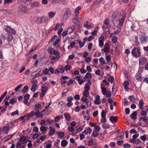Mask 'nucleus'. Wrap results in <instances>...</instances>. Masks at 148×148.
<instances>
[{"label": "nucleus", "mask_w": 148, "mask_h": 148, "mask_svg": "<svg viewBox=\"0 0 148 148\" xmlns=\"http://www.w3.org/2000/svg\"><path fill=\"white\" fill-rule=\"evenodd\" d=\"M119 18L118 17L119 14L114 13H113L112 18L113 21L114 26L116 27L121 28L123 24L125 21L126 17L125 11L122 10L120 12Z\"/></svg>", "instance_id": "obj_1"}, {"label": "nucleus", "mask_w": 148, "mask_h": 148, "mask_svg": "<svg viewBox=\"0 0 148 148\" xmlns=\"http://www.w3.org/2000/svg\"><path fill=\"white\" fill-rule=\"evenodd\" d=\"M132 55L135 57H139L141 56V53L140 47H134L131 51Z\"/></svg>", "instance_id": "obj_2"}, {"label": "nucleus", "mask_w": 148, "mask_h": 148, "mask_svg": "<svg viewBox=\"0 0 148 148\" xmlns=\"http://www.w3.org/2000/svg\"><path fill=\"white\" fill-rule=\"evenodd\" d=\"M34 115H36V118L38 119L42 116V114H40V112L39 111L34 110L30 113L27 114V116L28 117H31Z\"/></svg>", "instance_id": "obj_3"}, {"label": "nucleus", "mask_w": 148, "mask_h": 148, "mask_svg": "<svg viewBox=\"0 0 148 148\" xmlns=\"http://www.w3.org/2000/svg\"><path fill=\"white\" fill-rule=\"evenodd\" d=\"M129 24L130 25V28L132 30H137L139 28V23L137 22L132 23L130 22Z\"/></svg>", "instance_id": "obj_4"}, {"label": "nucleus", "mask_w": 148, "mask_h": 148, "mask_svg": "<svg viewBox=\"0 0 148 148\" xmlns=\"http://www.w3.org/2000/svg\"><path fill=\"white\" fill-rule=\"evenodd\" d=\"M140 40L142 44H145L148 42V37L141 35L140 36Z\"/></svg>", "instance_id": "obj_5"}, {"label": "nucleus", "mask_w": 148, "mask_h": 148, "mask_svg": "<svg viewBox=\"0 0 148 148\" xmlns=\"http://www.w3.org/2000/svg\"><path fill=\"white\" fill-rule=\"evenodd\" d=\"M5 30L8 32L15 34L16 33V31L13 29L11 28L9 26H6L4 27Z\"/></svg>", "instance_id": "obj_6"}, {"label": "nucleus", "mask_w": 148, "mask_h": 148, "mask_svg": "<svg viewBox=\"0 0 148 148\" xmlns=\"http://www.w3.org/2000/svg\"><path fill=\"white\" fill-rule=\"evenodd\" d=\"M71 11L69 10H67L65 12L63 17L64 20H66L68 19L71 16Z\"/></svg>", "instance_id": "obj_7"}, {"label": "nucleus", "mask_w": 148, "mask_h": 148, "mask_svg": "<svg viewBox=\"0 0 148 148\" xmlns=\"http://www.w3.org/2000/svg\"><path fill=\"white\" fill-rule=\"evenodd\" d=\"M26 6V4L25 3H23L21 5H20V11L23 13H25L26 12L27 8Z\"/></svg>", "instance_id": "obj_8"}, {"label": "nucleus", "mask_w": 148, "mask_h": 148, "mask_svg": "<svg viewBox=\"0 0 148 148\" xmlns=\"http://www.w3.org/2000/svg\"><path fill=\"white\" fill-rule=\"evenodd\" d=\"M147 62V59L145 57H141L139 60V64L140 65H143Z\"/></svg>", "instance_id": "obj_9"}, {"label": "nucleus", "mask_w": 148, "mask_h": 148, "mask_svg": "<svg viewBox=\"0 0 148 148\" xmlns=\"http://www.w3.org/2000/svg\"><path fill=\"white\" fill-rule=\"evenodd\" d=\"M104 39L103 36H101L99 38V46L101 47H102L104 45L103 41Z\"/></svg>", "instance_id": "obj_10"}, {"label": "nucleus", "mask_w": 148, "mask_h": 148, "mask_svg": "<svg viewBox=\"0 0 148 148\" xmlns=\"http://www.w3.org/2000/svg\"><path fill=\"white\" fill-rule=\"evenodd\" d=\"M11 128V127L9 126H4L2 128V131L4 133L7 134Z\"/></svg>", "instance_id": "obj_11"}, {"label": "nucleus", "mask_w": 148, "mask_h": 148, "mask_svg": "<svg viewBox=\"0 0 148 148\" xmlns=\"http://www.w3.org/2000/svg\"><path fill=\"white\" fill-rule=\"evenodd\" d=\"M109 47L110 45L108 43H106L103 49L104 51L105 52H106L107 53H108L109 50ZM103 49H101V51H103Z\"/></svg>", "instance_id": "obj_12"}, {"label": "nucleus", "mask_w": 148, "mask_h": 148, "mask_svg": "<svg viewBox=\"0 0 148 148\" xmlns=\"http://www.w3.org/2000/svg\"><path fill=\"white\" fill-rule=\"evenodd\" d=\"M7 35V40L8 42H10L13 38V35L12 34L9 33H8Z\"/></svg>", "instance_id": "obj_13"}, {"label": "nucleus", "mask_w": 148, "mask_h": 148, "mask_svg": "<svg viewBox=\"0 0 148 148\" xmlns=\"http://www.w3.org/2000/svg\"><path fill=\"white\" fill-rule=\"evenodd\" d=\"M117 120L118 118L117 116L113 117V116H112L110 118V121L112 123L114 122H116L117 121Z\"/></svg>", "instance_id": "obj_14"}, {"label": "nucleus", "mask_w": 148, "mask_h": 148, "mask_svg": "<svg viewBox=\"0 0 148 148\" xmlns=\"http://www.w3.org/2000/svg\"><path fill=\"white\" fill-rule=\"evenodd\" d=\"M84 26L87 29L91 28L92 25L88 21H86L85 23Z\"/></svg>", "instance_id": "obj_15"}, {"label": "nucleus", "mask_w": 148, "mask_h": 148, "mask_svg": "<svg viewBox=\"0 0 148 148\" xmlns=\"http://www.w3.org/2000/svg\"><path fill=\"white\" fill-rule=\"evenodd\" d=\"M31 6L32 7H37L39 6V4L37 2L34 1L31 3Z\"/></svg>", "instance_id": "obj_16"}, {"label": "nucleus", "mask_w": 148, "mask_h": 148, "mask_svg": "<svg viewBox=\"0 0 148 148\" xmlns=\"http://www.w3.org/2000/svg\"><path fill=\"white\" fill-rule=\"evenodd\" d=\"M53 122H54L52 120H50V119H49L47 120V125L48 124L49 125V128L48 127V126H47V129H49L52 126L51 125V124Z\"/></svg>", "instance_id": "obj_17"}, {"label": "nucleus", "mask_w": 148, "mask_h": 148, "mask_svg": "<svg viewBox=\"0 0 148 148\" xmlns=\"http://www.w3.org/2000/svg\"><path fill=\"white\" fill-rule=\"evenodd\" d=\"M137 114V112L135 111L130 115V117L132 119L135 120L136 118Z\"/></svg>", "instance_id": "obj_18"}, {"label": "nucleus", "mask_w": 148, "mask_h": 148, "mask_svg": "<svg viewBox=\"0 0 148 148\" xmlns=\"http://www.w3.org/2000/svg\"><path fill=\"white\" fill-rule=\"evenodd\" d=\"M68 144V142L65 140H63L61 142V145L63 147H66Z\"/></svg>", "instance_id": "obj_19"}, {"label": "nucleus", "mask_w": 148, "mask_h": 148, "mask_svg": "<svg viewBox=\"0 0 148 148\" xmlns=\"http://www.w3.org/2000/svg\"><path fill=\"white\" fill-rule=\"evenodd\" d=\"M56 13L53 12H51L48 13V16L49 18L51 19L53 17Z\"/></svg>", "instance_id": "obj_20"}, {"label": "nucleus", "mask_w": 148, "mask_h": 148, "mask_svg": "<svg viewBox=\"0 0 148 148\" xmlns=\"http://www.w3.org/2000/svg\"><path fill=\"white\" fill-rule=\"evenodd\" d=\"M41 105L40 104L38 103L35 105L34 107L35 110L38 111L41 108Z\"/></svg>", "instance_id": "obj_21"}, {"label": "nucleus", "mask_w": 148, "mask_h": 148, "mask_svg": "<svg viewBox=\"0 0 148 148\" xmlns=\"http://www.w3.org/2000/svg\"><path fill=\"white\" fill-rule=\"evenodd\" d=\"M136 78L138 81H141L142 78L141 74L140 73L137 74L136 76Z\"/></svg>", "instance_id": "obj_22"}, {"label": "nucleus", "mask_w": 148, "mask_h": 148, "mask_svg": "<svg viewBox=\"0 0 148 148\" xmlns=\"http://www.w3.org/2000/svg\"><path fill=\"white\" fill-rule=\"evenodd\" d=\"M139 120L140 121H142L145 122L147 121L148 118L147 117H146V116L141 117L139 118Z\"/></svg>", "instance_id": "obj_23"}, {"label": "nucleus", "mask_w": 148, "mask_h": 148, "mask_svg": "<svg viewBox=\"0 0 148 148\" xmlns=\"http://www.w3.org/2000/svg\"><path fill=\"white\" fill-rule=\"evenodd\" d=\"M134 43L136 46H138L139 44L138 41V38L137 36H135L134 37Z\"/></svg>", "instance_id": "obj_24"}, {"label": "nucleus", "mask_w": 148, "mask_h": 148, "mask_svg": "<svg viewBox=\"0 0 148 148\" xmlns=\"http://www.w3.org/2000/svg\"><path fill=\"white\" fill-rule=\"evenodd\" d=\"M55 130L54 128H52L49 130V134L52 136L53 135L55 132Z\"/></svg>", "instance_id": "obj_25"}, {"label": "nucleus", "mask_w": 148, "mask_h": 148, "mask_svg": "<svg viewBox=\"0 0 148 148\" xmlns=\"http://www.w3.org/2000/svg\"><path fill=\"white\" fill-rule=\"evenodd\" d=\"M64 116L66 119L68 121H70L71 119V117L69 114L67 113H65L64 114Z\"/></svg>", "instance_id": "obj_26"}, {"label": "nucleus", "mask_w": 148, "mask_h": 148, "mask_svg": "<svg viewBox=\"0 0 148 148\" xmlns=\"http://www.w3.org/2000/svg\"><path fill=\"white\" fill-rule=\"evenodd\" d=\"M102 126L103 128L104 129L109 128L110 126L109 125L106 123L103 124Z\"/></svg>", "instance_id": "obj_27"}, {"label": "nucleus", "mask_w": 148, "mask_h": 148, "mask_svg": "<svg viewBox=\"0 0 148 148\" xmlns=\"http://www.w3.org/2000/svg\"><path fill=\"white\" fill-rule=\"evenodd\" d=\"M144 105L143 101L142 99H140L139 102V108L142 109L143 108L141 107Z\"/></svg>", "instance_id": "obj_28"}, {"label": "nucleus", "mask_w": 148, "mask_h": 148, "mask_svg": "<svg viewBox=\"0 0 148 148\" xmlns=\"http://www.w3.org/2000/svg\"><path fill=\"white\" fill-rule=\"evenodd\" d=\"M54 50L53 48H49L48 49V52L50 54H53Z\"/></svg>", "instance_id": "obj_29"}, {"label": "nucleus", "mask_w": 148, "mask_h": 148, "mask_svg": "<svg viewBox=\"0 0 148 148\" xmlns=\"http://www.w3.org/2000/svg\"><path fill=\"white\" fill-rule=\"evenodd\" d=\"M29 90V88L27 86H25L22 90V92L23 93L27 92Z\"/></svg>", "instance_id": "obj_30"}, {"label": "nucleus", "mask_w": 148, "mask_h": 148, "mask_svg": "<svg viewBox=\"0 0 148 148\" xmlns=\"http://www.w3.org/2000/svg\"><path fill=\"white\" fill-rule=\"evenodd\" d=\"M58 104L62 108L66 106V104L65 103L62 101L58 103Z\"/></svg>", "instance_id": "obj_31"}, {"label": "nucleus", "mask_w": 148, "mask_h": 148, "mask_svg": "<svg viewBox=\"0 0 148 148\" xmlns=\"http://www.w3.org/2000/svg\"><path fill=\"white\" fill-rule=\"evenodd\" d=\"M22 139L21 138V140L19 141L18 143H17L16 147L17 148L21 146L22 143Z\"/></svg>", "instance_id": "obj_32"}, {"label": "nucleus", "mask_w": 148, "mask_h": 148, "mask_svg": "<svg viewBox=\"0 0 148 148\" xmlns=\"http://www.w3.org/2000/svg\"><path fill=\"white\" fill-rule=\"evenodd\" d=\"M117 38L115 36H113L112 39V41L113 43H115L117 40Z\"/></svg>", "instance_id": "obj_33"}, {"label": "nucleus", "mask_w": 148, "mask_h": 148, "mask_svg": "<svg viewBox=\"0 0 148 148\" xmlns=\"http://www.w3.org/2000/svg\"><path fill=\"white\" fill-rule=\"evenodd\" d=\"M77 41L79 43L80 48H82L84 46L85 44L84 43L81 42V40H77Z\"/></svg>", "instance_id": "obj_34"}, {"label": "nucleus", "mask_w": 148, "mask_h": 148, "mask_svg": "<svg viewBox=\"0 0 148 148\" xmlns=\"http://www.w3.org/2000/svg\"><path fill=\"white\" fill-rule=\"evenodd\" d=\"M37 87V85H33L31 88V90L32 91L34 92L35 91V90L36 89Z\"/></svg>", "instance_id": "obj_35"}, {"label": "nucleus", "mask_w": 148, "mask_h": 148, "mask_svg": "<svg viewBox=\"0 0 148 148\" xmlns=\"http://www.w3.org/2000/svg\"><path fill=\"white\" fill-rule=\"evenodd\" d=\"M91 73L89 72H88L86 73L85 75V77H86L88 79H90L91 77Z\"/></svg>", "instance_id": "obj_36"}, {"label": "nucleus", "mask_w": 148, "mask_h": 148, "mask_svg": "<svg viewBox=\"0 0 148 148\" xmlns=\"http://www.w3.org/2000/svg\"><path fill=\"white\" fill-rule=\"evenodd\" d=\"M124 132H121L120 134L118 135L117 138H119L120 139L123 138V135L124 134Z\"/></svg>", "instance_id": "obj_37"}, {"label": "nucleus", "mask_w": 148, "mask_h": 148, "mask_svg": "<svg viewBox=\"0 0 148 148\" xmlns=\"http://www.w3.org/2000/svg\"><path fill=\"white\" fill-rule=\"evenodd\" d=\"M81 9V7L80 6H78L77 7L76 9L75 10V15L77 16V14H79L78 13L79 10H80Z\"/></svg>", "instance_id": "obj_38"}, {"label": "nucleus", "mask_w": 148, "mask_h": 148, "mask_svg": "<svg viewBox=\"0 0 148 148\" xmlns=\"http://www.w3.org/2000/svg\"><path fill=\"white\" fill-rule=\"evenodd\" d=\"M71 66L69 64H67L65 66L64 69L66 71L69 70L71 69Z\"/></svg>", "instance_id": "obj_39"}, {"label": "nucleus", "mask_w": 148, "mask_h": 148, "mask_svg": "<svg viewBox=\"0 0 148 148\" xmlns=\"http://www.w3.org/2000/svg\"><path fill=\"white\" fill-rule=\"evenodd\" d=\"M140 114L142 116H146L147 115V114L144 111L142 110L140 112Z\"/></svg>", "instance_id": "obj_40"}, {"label": "nucleus", "mask_w": 148, "mask_h": 148, "mask_svg": "<svg viewBox=\"0 0 148 148\" xmlns=\"http://www.w3.org/2000/svg\"><path fill=\"white\" fill-rule=\"evenodd\" d=\"M52 108L49 107L47 106V114H49L52 111Z\"/></svg>", "instance_id": "obj_41"}, {"label": "nucleus", "mask_w": 148, "mask_h": 148, "mask_svg": "<svg viewBox=\"0 0 148 148\" xmlns=\"http://www.w3.org/2000/svg\"><path fill=\"white\" fill-rule=\"evenodd\" d=\"M57 134L59 136L63 137L64 136V132L59 131L57 133Z\"/></svg>", "instance_id": "obj_42"}, {"label": "nucleus", "mask_w": 148, "mask_h": 148, "mask_svg": "<svg viewBox=\"0 0 148 148\" xmlns=\"http://www.w3.org/2000/svg\"><path fill=\"white\" fill-rule=\"evenodd\" d=\"M49 69L48 70L47 69V74L49 72V71L50 72L52 73H54V70L53 68L52 67H50L49 68Z\"/></svg>", "instance_id": "obj_43"}, {"label": "nucleus", "mask_w": 148, "mask_h": 148, "mask_svg": "<svg viewBox=\"0 0 148 148\" xmlns=\"http://www.w3.org/2000/svg\"><path fill=\"white\" fill-rule=\"evenodd\" d=\"M40 130L42 132H45L46 131V127L44 126H42L40 127Z\"/></svg>", "instance_id": "obj_44"}, {"label": "nucleus", "mask_w": 148, "mask_h": 148, "mask_svg": "<svg viewBox=\"0 0 148 148\" xmlns=\"http://www.w3.org/2000/svg\"><path fill=\"white\" fill-rule=\"evenodd\" d=\"M99 61L101 62L103 64H106V61L104 60V59L103 57H101L99 59Z\"/></svg>", "instance_id": "obj_45"}, {"label": "nucleus", "mask_w": 148, "mask_h": 148, "mask_svg": "<svg viewBox=\"0 0 148 148\" xmlns=\"http://www.w3.org/2000/svg\"><path fill=\"white\" fill-rule=\"evenodd\" d=\"M13 136V135H11L7 136H6L4 138V139H5V141H7L8 139H10L12 137V136Z\"/></svg>", "instance_id": "obj_46"}, {"label": "nucleus", "mask_w": 148, "mask_h": 148, "mask_svg": "<svg viewBox=\"0 0 148 148\" xmlns=\"http://www.w3.org/2000/svg\"><path fill=\"white\" fill-rule=\"evenodd\" d=\"M98 135V133L96 131H94L93 132L92 136H93L94 137H96Z\"/></svg>", "instance_id": "obj_47"}, {"label": "nucleus", "mask_w": 148, "mask_h": 148, "mask_svg": "<svg viewBox=\"0 0 148 148\" xmlns=\"http://www.w3.org/2000/svg\"><path fill=\"white\" fill-rule=\"evenodd\" d=\"M101 92L103 95H105L107 92V90L106 88H103L102 89Z\"/></svg>", "instance_id": "obj_48"}, {"label": "nucleus", "mask_w": 148, "mask_h": 148, "mask_svg": "<svg viewBox=\"0 0 148 148\" xmlns=\"http://www.w3.org/2000/svg\"><path fill=\"white\" fill-rule=\"evenodd\" d=\"M30 95L29 94H27L26 95L24 96V99L25 100H28L29 98H30Z\"/></svg>", "instance_id": "obj_49"}, {"label": "nucleus", "mask_w": 148, "mask_h": 148, "mask_svg": "<svg viewBox=\"0 0 148 148\" xmlns=\"http://www.w3.org/2000/svg\"><path fill=\"white\" fill-rule=\"evenodd\" d=\"M114 80L113 77H110L108 78V81L110 83H112Z\"/></svg>", "instance_id": "obj_50"}, {"label": "nucleus", "mask_w": 148, "mask_h": 148, "mask_svg": "<svg viewBox=\"0 0 148 148\" xmlns=\"http://www.w3.org/2000/svg\"><path fill=\"white\" fill-rule=\"evenodd\" d=\"M106 59L108 63L111 60V57L110 55H108L106 58Z\"/></svg>", "instance_id": "obj_51"}, {"label": "nucleus", "mask_w": 148, "mask_h": 148, "mask_svg": "<svg viewBox=\"0 0 148 148\" xmlns=\"http://www.w3.org/2000/svg\"><path fill=\"white\" fill-rule=\"evenodd\" d=\"M124 141L123 140L118 141L117 142V145L119 146L122 145Z\"/></svg>", "instance_id": "obj_52"}, {"label": "nucleus", "mask_w": 148, "mask_h": 148, "mask_svg": "<svg viewBox=\"0 0 148 148\" xmlns=\"http://www.w3.org/2000/svg\"><path fill=\"white\" fill-rule=\"evenodd\" d=\"M106 112L104 110H102L101 112V116L102 117H106Z\"/></svg>", "instance_id": "obj_53"}, {"label": "nucleus", "mask_w": 148, "mask_h": 148, "mask_svg": "<svg viewBox=\"0 0 148 148\" xmlns=\"http://www.w3.org/2000/svg\"><path fill=\"white\" fill-rule=\"evenodd\" d=\"M40 18V20L41 22V23H43L46 21V17H43L41 18Z\"/></svg>", "instance_id": "obj_54"}, {"label": "nucleus", "mask_w": 148, "mask_h": 148, "mask_svg": "<svg viewBox=\"0 0 148 148\" xmlns=\"http://www.w3.org/2000/svg\"><path fill=\"white\" fill-rule=\"evenodd\" d=\"M22 84H19L14 89L15 91H17L19 89H20L22 86Z\"/></svg>", "instance_id": "obj_55"}, {"label": "nucleus", "mask_w": 148, "mask_h": 148, "mask_svg": "<svg viewBox=\"0 0 148 148\" xmlns=\"http://www.w3.org/2000/svg\"><path fill=\"white\" fill-rule=\"evenodd\" d=\"M16 114H18V110L12 112L11 114V115L12 116H14Z\"/></svg>", "instance_id": "obj_56"}, {"label": "nucleus", "mask_w": 148, "mask_h": 148, "mask_svg": "<svg viewBox=\"0 0 148 148\" xmlns=\"http://www.w3.org/2000/svg\"><path fill=\"white\" fill-rule=\"evenodd\" d=\"M83 95L86 97H87L89 95V93L88 91H85L83 93Z\"/></svg>", "instance_id": "obj_57"}, {"label": "nucleus", "mask_w": 148, "mask_h": 148, "mask_svg": "<svg viewBox=\"0 0 148 148\" xmlns=\"http://www.w3.org/2000/svg\"><path fill=\"white\" fill-rule=\"evenodd\" d=\"M123 147L125 148H130L131 145L128 144H125L123 145Z\"/></svg>", "instance_id": "obj_58"}, {"label": "nucleus", "mask_w": 148, "mask_h": 148, "mask_svg": "<svg viewBox=\"0 0 148 148\" xmlns=\"http://www.w3.org/2000/svg\"><path fill=\"white\" fill-rule=\"evenodd\" d=\"M129 142L133 143H136V139L133 138H131L129 140Z\"/></svg>", "instance_id": "obj_59"}, {"label": "nucleus", "mask_w": 148, "mask_h": 148, "mask_svg": "<svg viewBox=\"0 0 148 148\" xmlns=\"http://www.w3.org/2000/svg\"><path fill=\"white\" fill-rule=\"evenodd\" d=\"M115 52L116 54L117 55H118L120 53L119 50L117 47H115Z\"/></svg>", "instance_id": "obj_60"}, {"label": "nucleus", "mask_w": 148, "mask_h": 148, "mask_svg": "<svg viewBox=\"0 0 148 148\" xmlns=\"http://www.w3.org/2000/svg\"><path fill=\"white\" fill-rule=\"evenodd\" d=\"M109 21L108 19H106L104 22V24L106 25H109Z\"/></svg>", "instance_id": "obj_61"}, {"label": "nucleus", "mask_w": 148, "mask_h": 148, "mask_svg": "<svg viewBox=\"0 0 148 148\" xmlns=\"http://www.w3.org/2000/svg\"><path fill=\"white\" fill-rule=\"evenodd\" d=\"M129 85V82L127 81H125L123 83V85L125 87H127Z\"/></svg>", "instance_id": "obj_62"}, {"label": "nucleus", "mask_w": 148, "mask_h": 148, "mask_svg": "<svg viewBox=\"0 0 148 148\" xmlns=\"http://www.w3.org/2000/svg\"><path fill=\"white\" fill-rule=\"evenodd\" d=\"M75 130V129L74 127L72 126H70L69 127L68 129L69 131L70 132L73 131Z\"/></svg>", "instance_id": "obj_63"}, {"label": "nucleus", "mask_w": 148, "mask_h": 148, "mask_svg": "<svg viewBox=\"0 0 148 148\" xmlns=\"http://www.w3.org/2000/svg\"><path fill=\"white\" fill-rule=\"evenodd\" d=\"M90 86H89L86 85L84 87L85 91H88L90 90Z\"/></svg>", "instance_id": "obj_64"}]
</instances>
